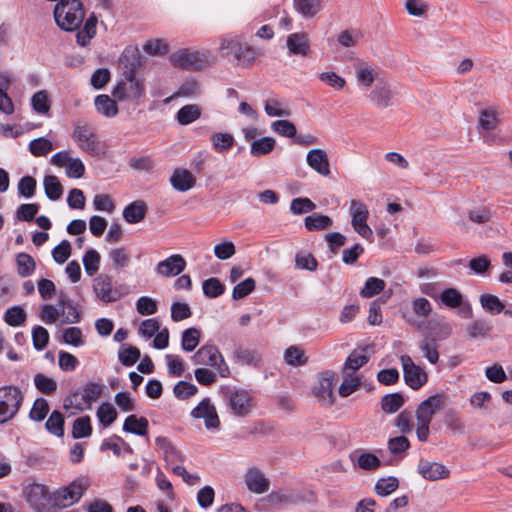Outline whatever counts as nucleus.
Wrapping results in <instances>:
<instances>
[{"label":"nucleus","instance_id":"obj_1","mask_svg":"<svg viewBox=\"0 0 512 512\" xmlns=\"http://www.w3.org/2000/svg\"><path fill=\"white\" fill-rule=\"evenodd\" d=\"M219 54L228 63L241 68L253 65L257 57L255 48L235 34H226L219 38Z\"/></svg>","mask_w":512,"mask_h":512},{"label":"nucleus","instance_id":"obj_2","mask_svg":"<svg viewBox=\"0 0 512 512\" xmlns=\"http://www.w3.org/2000/svg\"><path fill=\"white\" fill-rule=\"evenodd\" d=\"M56 25L63 31L79 29L85 17V10L80 0H60L54 7Z\"/></svg>","mask_w":512,"mask_h":512},{"label":"nucleus","instance_id":"obj_3","mask_svg":"<svg viewBox=\"0 0 512 512\" xmlns=\"http://www.w3.org/2000/svg\"><path fill=\"white\" fill-rule=\"evenodd\" d=\"M446 402V396L441 393L434 394L422 401L416 411L417 420L416 435L420 442H426L430 434V423L438 410H440Z\"/></svg>","mask_w":512,"mask_h":512},{"label":"nucleus","instance_id":"obj_4","mask_svg":"<svg viewBox=\"0 0 512 512\" xmlns=\"http://www.w3.org/2000/svg\"><path fill=\"white\" fill-rule=\"evenodd\" d=\"M77 147L84 153L96 157L102 153L103 146L95 129L88 123L77 122L71 134Z\"/></svg>","mask_w":512,"mask_h":512},{"label":"nucleus","instance_id":"obj_5","mask_svg":"<svg viewBox=\"0 0 512 512\" xmlns=\"http://www.w3.org/2000/svg\"><path fill=\"white\" fill-rule=\"evenodd\" d=\"M21 389L14 385L0 387V425L11 421L19 412L23 403Z\"/></svg>","mask_w":512,"mask_h":512},{"label":"nucleus","instance_id":"obj_6","mask_svg":"<svg viewBox=\"0 0 512 512\" xmlns=\"http://www.w3.org/2000/svg\"><path fill=\"white\" fill-rule=\"evenodd\" d=\"M22 497L35 512H50L52 492L42 483L32 482L23 486Z\"/></svg>","mask_w":512,"mask_h":512},{"label":"nucleus","instance_id":"obj_7","mask_svg":"<svg viewBox=\"0 0 512 512\" xmlns=\"http://www.w3.org/2000/svg\"><path fill=\"white\" fill-rule=\"evenodd\" d=\"M191 360L195 365L215 368L222 378H227L230 375V369L215 345L205 344L201 346L191 357Z\"/></svg>","mask_w":512,"mask_h":512},{"label":"nucleus","instance_id":"obj_8","mask_svg":"<svg viewBox=\"0 0 512 512\" xmlns=\"http://www.w3.org/2000/svg\"><path fill=\"white\" fill-rule=\"evenodd\" d=\"M223 399L229 412L234 416L246 417L253 409V396L247 390L226 388L223 391Z\"/></svg>","mask_w":512,"mask_h":512},{"label":"nucleus","instance_id":"obj_9","mask_svg":"<svg viewBox=\"0 0 512 512\" xmlns=\"http://www.w3.org/2000/svg\"><path fill=\"white\" fill-rule=\"evenodd\" d=\"M170 61L174 67L201 70L211 64V57L208 51L180 49L170 55Z\"/></svg>","mask_w":512,"mask_h":512},{"label":"nucleus","instance_id":"obj_10","mask_svg":"<svg viewBox=\"0 0 512 512\" xmlns=\"http://www.w3.org/2000/svg\"><path fill=\"white\" fill-rule=\"evenodd\" d=\"M349 214L351 216V225L354 231L370 242L373 241V231L367 224L369 218V210L367 205L360 201L353 199L350 201Z\"/></svg>","mask_w":512,"mask_h":512},{"label":"nucleus","instance_id":"obj_11","mask_svg":"<svg viewBox=\"0 0 512 512\" xmlns=\"http://www.w3.org/2000/svg\"><path fill=\"white\" fill-rule=\"evenodd\" d=\"M144 91L143 82L130 72L116 84L112 95L119 101H131L139 99L144 94Z\"/></svg>","mask_w":512,"mask_h":512},{"label":"nucleus","instance_id":"obj_12","mask_svg":"<svg viewBox=\"0 0 512 512\" xmlns=\"http://www.w3.org/2000/svg\"><path fill=\"white\" fill-rule=\"evenodd\" d=\"M337 376L331 370H326L317 375V381L313 387V394L318 401L325 406H332L335 402L334 386Z\"/></svg>","mask_w":512,"mask_h":512},{"label":"nucleus","instance_id":"obj_13","mask_svg":"<svg viewBox=\"0 0 512 512\" xmlns=\"http://www.w3.org/2000/svg\"><path fill=\"white\" fill-rule=\"evenodd\" d=\"M400 360L406 385L413 390H419L427 383V373L416 365L409 355H402Z\"/></svg>","mask_w":512,"mask_h":512},{"label":"nucleus","instance_id":"obj_14","mask_svg":"<svg viewBox=\"0 0 512 512\" xmlns=\"http://www.w3.org/2000/svg\"><path fill=\"white\" fill-rule=\"evenodd\" d=\"M93 291L96 297L105 304L116 302L122 296L118 288L113 287L112 277L104 273L94 278Z\"/></svg>","mask_w":512,"mask_h":512},{"label":"nucleus","instance_id":"obj_15","mask_svg":"<svg viewBox=\"0 0 512 512\" xmlns=\"http://www.w3.org/2000/svg\"><path fill=\"white\" fill-rule=\"evenodd\" d=\"M102 386L95 382L87 383L79 393H75L71 397L64 400V408L68 409L77 400L78 396L81 397L82 402L77 403L75 407L79 410L84 408L90 409L92 404L96 402L102 394Z\"/></svg>","mask_w":512,"mask_h":512},{"label":"nucleus","instance_id":"obj_16","mask_svg":"<svg viewBox=\"0 0 512 512\" xmlns=\"http://www.w3.org/2000/svg\"><path fill=\"white\" fill-rule=\"evenodd\" d=\"M191 416L197 419H203L207 430H217L220 426V420L215 406L210 398H204L191 411Z\"/></svg>","mask_w":512,"mask_h":512},{"label":"nucleus","instance_id":"obj_17","mask_svg":"<svg viewBox=\"0 0 512 512\" xmlns=\"http://www.w3.org/2000/svg\"><path fill=\"white\" fill-rule=\"evenodd\" d=\"M186 265V260L182 255L172 254L156 265L155 272L160 276L170 278L181 274Z\"/></svg>","mask_w":512,"mask_h":512},{"label":"nucleus","instance_id":"obj_18","mask_svg":"<svg viewBox=\"0 0 512 512\" xmlns=\"http://www.w3.org/2000/svg\"><path fill=\"white\" fill-rule=\"evenodd\" d=\"M307 165L322 176L330 175L329 158L325 150L320 148L311 149L306 155Z\"/></svg>","mask_w":512,"mask_h":512},{"label":"nucleus","instance_id":"obj_19","mask_svg":"<svg viewBox=\"0 0 512 512\" xmlns=\"http://www.w3.org/2000/svg\"><path fill=\"white\" fill-rule=\"evenodd\" d=\"M245 483L249 491L262 494L269 489V480L261 470L256 467L249 468L245 473Z\"/></svg>","mask_w":512,"mask_h":512},{"label":"nucleus","instance_id":"obj_20","mask_svg":"<svg viewBox=\"0 0 512 512\" xmlns=\"http://www.w3.org/2000/svg\"><path fill=\"white\" fill-rule=\"evenodd\" d=\"M355 72L358 84L370 87L377 79L379 68L374 63L360 60L355 65Z\"/></svg>","mask_w":512,"mask_h":512},{"label":"nucleus","instance_id":"obj_21","mask_svg":"<svg viewBox=\"0 0 512 512\" xmlns=\"http://www.w3.org/2000/svg\"><path fill=\"white\" fill-rule=\"evenodd\" d=\"M418 472L424 479L430 481L445 479L449 476V470L443 464L425 460H420Z\"/></svg>","mask_w":512,"mask_h":512},{"label":"nucleus","instance_id":"obj_22","mask_svg":"<svg viewBox=\"0 0 512 512\" xmlns=\"http://www.w3.org/2000/svg\"><path fill=\"white\" fill-rule=\"evenodd\" d=\"M149 422L145 417H138L135 414L127 416L123 423V431L137 436L146 437L147 442L150 438L148 436Z\"/></svg>","mask_w":512,"mask_h":512},{"label":"nucleus","instance_id":"obj_23","mask_svg":"<svg viewBox=\"0 0 512 512\" xmlns=\"http://www.w3.org/2000/svg\"><path fill=\"white\" fill-rule=\"evenodd\" d=\"M392 98V90L384 82H378L369 94V100L379 108H387L392 105Z\"/></svg>","mask_w":512,"mask_h":512},{"label":"nucleus","instance_id":"obj_24","mask_svg":"<svg viewBox=\"0 0 512 512\" xmlns=\"http://www.w3.org/2000/svg\"><path fill=\"white\" fill-rule=\"evenodd\" d=\"M172 187L179 192H186L195 186L196 179L187 169L177 168L170 177Z\"/></svg>","mask_w":512,"mask_h":512},{"label":"nucleus","instance_id":"obj_25","mask_svg":"<svg viewBox=\"0 0 512 512\" xmlns=\"http://www.w3.org/2000/svg\"><path fill=\"white\" fill-rule=\"evenodd\" d=\"M287 48L290 54L306 56L310 49V41L305 33H292L287 37Z\"/></svg>","mask_w":512,"mask_h":512},{"label":"nucleus","instance_id":"obj_26","mask_svg":"<svg viewBox=\"0 0 512 512\" xmlns=\"http://www.w3.org/2000/svg\"><path fill=\"white\" fill-rule=\"evenodd\" d=\"M57 307L61 310L62 323L75 324L80 322L81 315L76 305L72 301L67 300L62 293L60 294Z\"/></svg>","mask_w":512,"mask_h":512},{"label":"nucleus","instance_id":"obj_27","mask_svg":"<svg viewBox=\"0 0 512 512\" xmlns=\"http://www.w3.org/2000/svg\"><path fill=\"white\" fill-rule=\"evenodd\" d=\"M147 213V205L142 200H136L123 209V218L129 224L141 222Z\"/></svg>","mask_w":512,"mask_h":512},{"label":"nucleus","instance_id":"obj_28","mask_svg":"<svg viewBox=\"0 0 512 512\" xmlns=\"http://www.w3.org/2000/svg\"><path fill=\"white\" fill-rule=\"evenodd\" d=\"M96 26H97V17L94 14H91L85 21L84 27L81 30H78L76 34L77 43L85 47L87 46L91 39L96 35Z\"/></svg>","mask_w":512,"mask_h":512},{"label":"nucleus","instance_id":"obj_29","mask_svg":"<svg viewBox=\"0 0 512 512\" xmlns=\"http://www.w3.org/2000/svg\"><path fill=\"white\" fill-rule=\"evenodd\" d=\"M264 111L269 117H289L291 115L288 104L276 98H269L265 101Z\"/></svg>","mask_w":512,"mask_h":512},{"label":"nucleus","instance_id":"obj_30","mask_svg":"<svg viewBox=\"0 0 512 512\" xmlns=\"http://www.w3.org/2000/svg\"><path fill=\"white\" fill-rule=\"evenodd\" d=\"M362 385V379L356 373L343 372V381L339 386V395L343 398L350 396Z\"/></svg>","mask_w":512,"mask_h":512},{"label":"nucleus","instance_id":"obj_31","mask_svg":"<svg viewBox=\"0 0 512 512\" xmlns=\"http://www.w3.org/2000/svg\"><path fill=\"white\" fill-rule=\"evenodd\" d=\"M95 108L98 113L107 118H112L117 115L118 107L116 102L108 95L101 94L95 97Z\"/></svg>","mask_w":512,"mask_h":512},{"label":"nucleus","instance_id":"obj_32","mask_svg":"<svg viewBox=\"0 0 512 512\" xmlns=\"http://www.w3.org/2000/svg\"><path fill=\"white\" fill-rule=\"evenodd\" d=\"M276 146V140L273 137L265 136L251 142L250 153L254 157H261L269 154Z\"/></svg>","mask_w":512,"mask_h":512},{"label":"nucleus","instance_id":"obj_33","mask_svg":"<svg viewBox=\"0 0 512 512\" xmlns=\"http://www.w3.org/2000/svg\"><path fill=\"white\" fill-rule=\"evenodd\" d=\"M44 192L51 201L59 200L63 195V187L54 175H46L43 179Z\"/></svg>","mask_w":512,"mask_h":512},{"label":"nucleus","instance_id":"obj_34","mask_svg":"<svg viewBox=\"0 0 512 512\" xmlns=\"http://www.w3.org/2000/svg\"><path fill=\"white\" fill-rule=\"evenodd\" d=\"M96 416L99 424L103 428H107L116 421L118 414L112 404L103 402L97 408Z\"/></svg>","mask_w":512,"mask_h":512},{"label":"nucleus","instance_id":"obj_35","mask_svg":"<svg viewBox=\"0 0 512 512\" xmlns=\"http://www.w3.org/2000/svg\"><path fill=\"white\" fill-rule=\"evenodd\" d=\"M201 116V108L196 104H187L181 107L177 114L176 119L181 125H189L198 120Z\"/></svg>","mask_w":512,"mask_h":512},{"label":"nucleus","instance_id":"obj_36","mask_svg":"<svg viewBox=\"0 0 512 512\" xmlns=\"http://www.w3.org/2000/svg\"><path fill=\"white\" fill-rule=\"evenodd\" d=\"M304 225L308 231H320L330 228L333 220L327 215L314 213L304 219Z\"/></svg>","mask_w":512,"mask_h":512},{"label":"nucleus","instance_id":"obj_37","mask_svg":"<svg viewBox=\"0 0 512 512\" xmlns=\"http://www.w3.org/2000/svg\"><path fill=\"white\" fill-rule=\"evenodd\" d=\"M212 148L222 153L231 149L235 144L234 136L230 133L216 132L210 137Z\"/></svg>","mask_w":512,"mask_h":512},{"label":"nucleus","instance_id":"obj_38","mask_svg":"<svg viewBox=\"0 0 512 512\" xmlns=\"http://www.w3.org/2000/svg\"><path fill=\"white\" fill-rule=\"evenodd\" d=\"M201 331L196 327L185 329L181 335V348L185 352H192L200 343Z\"/></svg>","mask_w":512,"mask_h":512},{"label":"nucleus","instance_id":"obj_39","mask_svg":"<svg viewBox=\"0 0 512 512\" xmlns=\"http://www.w3.org/2000/svg\"><path fill=\"white\" fill-rule=\"evenodd\" d=\"M295 10L305 18L314 17L321 10V0H293Z\"/></svg>","mask_w":512,"mask_h":512},{"label":"nucleus","instance_id":"obj_40","mask_svg":"<svg viewBox=\"0 0 512 512\" xmlns=\"http://www.w3.org/2000/svg\"><path fill=\"white\" fill-rule=\"evenodd\" d=\"M27 319V313L23 307L19 305L8 308L4 315V322L11 327H18L24 324Z\"/></svg>","mask_w":512,"mask_h":512},{"label":"nucleus","instance_id":"obj_41","mask_svg":"<svg viewBox=\"0 0 512 512\" xmlns=\"http://www.w3.org/2000/svg\"><path fill=\"white\" fill-rule=\"evenodd\" d=\"M368 360L369 358L364 353V351L354 350L347 357L344 363L343 372L355 373L357 370L363 367L368 362Z\"/></svg>","mask_w":512,"mask_h":512},{"label":"nucleus","instance_id":"obj_42","mask_svg":"<svg viewBox=\"0 0 512 512\" xmlns=\"http://www.w3.org/2000/svg\"><path fill=\"white\" fill-rule=\"evenodd\" d=\"M233 357L242 365H257L261 361V355L256 350L243 347H237Z\"/></svg>","mask_w":512,"mask_h":512},{"label":"nucleus","instance_id":"obj_43","mask_svg":"<svg viewBox=\"0 0 512 512\" xmlns=\"http://www.w3.org/2000/svg\"><path fill=\"white\" fill-rule=\"evenodd\" d=\"M122 448L128 453H132V448L120 436L114 435L111 438L104 439L100 449L102 451L111 450L116 456H120Z\"/></svg>","mask_w":512,"mask_h":512},{"label":"nucleus","instance_id":"obj_44","mask_svg":"<svg viewBox=\"0 0 512 512\" xmlns=\"http://www.w3.org/2000/svg\"><path fill=\"white\" fill-rule=\"evenodd\" d=\"M71 433L74 439L89 437L92 434L90 417L86 415L76 418L73 422Z\"/></svg>","mask_w":512,"mask_h":512},{"label":"nucleus","instance_id":"obj_45","mask_svg":"<svg viewBox=\"0 0 512 512\" xmlns=\"http://www.w3.org/2000/svg\"><path fill=\"white\" fill-rule=\"evenodd\" d=\"M64 416L61 412L54 410L48 417L45 428L47 431L57 437L64 435Z\"/></svg>","mask_w":512,"mask_h":512},{"label":"nucleus","instance_id":"obj_46","mask_svg":"<svg viewBox=\"0 0 512 512\" xmlns=\"http://www.w3.org/2000/svg\"><path fill=\"white\" fill-rule=\"evenodd\" d=\"M17 272L21 277L31 276L36 268V263L32 256L27 253H19L16 256Z\"/></svg>","mask_w":512,"mask_h":512},{"label":"nucleus","instance_id":"obj_47","mask_svg":"<svg viewBox=\"0 0 512 512\" xmlns=\"http://www.w3.org/2000/svg\"><path fill=\"white\" fill-rule=\"evenodd\" d=\"M405 403L401 393L395 392L385 395L381 400V408L384 412L392 414L398 411Z\"/></svg>","mask_w":512,"mask_h":512},{"label":"nucleus","instance_id":"obj_48","mask_svg":"<svg viewBox=\"0 0 512 512\" xmlns=\"http://www.w3.org/2000/svg\"><path fill=\"white\" fill-rule=\"evenodd\" d=\"M140 356V350L131 345H123L118 351V359L126 367L133 366Z\"/></svg>","mask_w":512,"mask_h":512},{"label":"nucleus","instance_id":"obj_49","mask_svg":"<svg viewBox=\"0 0 512 512\" xmlns=\"http://www.w3.org/2000/svg\"><path fill=\"white\" fill-rule=\"evenodd\" d=\"M424 357L431 363L436 364L439 360L438 344L435 339L425 337L419 344Z\"/></svg>","mask_w":512,"mask_h":512},{"label":"nucleus","instance_id":"obj_50","mask_svg":"<svg viewBox=\"0 0 512 512\" xmlns=\"http://www.w3.org/2000/svg\"><path fill=\"white\" fill-rule=\"evenodd\" d=\"M101 256L95 249H88L83 255V265L85 272L89 276H94L100 267Z\"/></svg>","mask_w":512,"mask_h":512},{"label":"nucleus","instance_id":"obj_51","mask_svg":"<svg viewBox=\"0 0 512 512\" xmlns=\"http://www.w3.org/2000/svg\"><path fill=\"white\" fill-rule=\"evenodd\" d=\"M439 298L442 304L448 308H458L463 302V296L456 288L444 289Z\"/></svg>","mask_w":512,"mask_h":512},{"label":"nucleus","instance_id":"obj_52","mask_svg":"<svg viewBox=\"0 0 512 512\" xmlns=\"http://www.w3.org/2000/svg\"><path fill=\"white\" fill-rule=\"evenodd\" d=\"M66 494L71 500L72 505L80 500L85 491L88 488V482L84 479H76L72 481L68 486H64Z\"/></svg>","mask_w":512,"mask_h":512},{"label":"nucleus","instance_id":"obj_53","mask_svg":"<svg viewBox=\"0 0 512 512\" xmlns=\"http://www.w3.org/2000/svg\"><path fill=\"white\" fill-rule=\"evenodd\" d=\"M384 288V280L377 277H370L366 280L364 287L361 289L360 296L363 298H371L382 292Z\"/></svg>","mask_w":512,"mask_h":512},{"label":"nucleus","instance_id":"obj_54","mask_svg":"<svg viewBox=\"0 0 512 512\" xmlns=\"http://www.w3.org/2000/svg\"><path fill=\"white\" fill-rule=\"evenodd\" d=\"M31 105L38 114H48L51 105L47 91L41 90L36 92L31 98Z\"/></svg>","mask_w":512,"mask_h":512},{"label":"nucleus","instance_id":"obj_55","mask_svg":"<svg viewBox=\"0 0 512 512\" xmlns=\"http://www.w3.org/2000/svg\"><path fill=\"white\" fill-rule=\"evenodd\" d=\"M62 342L74 347H80L84 344L82 330L79 327L72 326L62 331Z\"/></svg>","mask_w":512,"mask_h":512},{"label":"nucleus","instance_id":"obj_56","mask_svg":"<svg viewBox=\"0 0 512 512\" xmlns=\"http://www.w3.org/2000/svg\"><path fill=\"white\" fill-rule=\"evenodd\" d=\"M480 303L483 309L490 314H499L501 313L505 306L501 302V300L492 294H483L480 296Z\"/></svg>","mask_w":512,"mask_h":512},{"label":"nucleus","instance_id":"obj_57","mask_svg":"<svg viewBox=\"0 0 512 512\" xmlns=\"http://www.w3.org/2000/svg\"><path fill=\"white\" fill-rule=\"evenodd\" d=\"M34 385L41 393L50 395L57 389V382L42 373H37L34 376Z\"/></svg>","mask_w":512,"mask_h":512},{"label":"nucleus","instance_id":"obj_58","mask_svg":"<svg viewBox=\"0 0 512 512\" xmlns=\"http://www.w3.org/2000/svg\"><path fill=\"white\" fill-rule=\"evenodd\" d=\"M52 149V142L44 137L34 139L29 143V151L36 157L46 156Z\"/></svg>","mask_w":512,"mask_h":512},{"label":"nucleus","instance_id":"obj_59","mask_svg":"<svg viewBox=\"0 0 512 512\" xmlns=\"http://www.w3.org/2000/svg\"><path fill=\"white\" fill-rule=\"evenodd\" d=\"M399 486V481L394 476L379 479L375 484V492L380 496L393 493Z\"/></svg>","mask_w":512,"mask_h":512},{"label":"nucleus","instance_id":"obj_60","mask_svg":"<svg viewBox=\"0 0 512 512\" xmlns=\"http://www.w3.org/2000/svg\"><path fill=\"white\" fill-rule=\"evenodd\" d=\"M497 124V111L494 108L489 107L481 111L479 116V125L483 130H493L496 128Z\"/></svg>","mask_w":512,"mask_h":512},{"label":"nucleus","instance_id":"obj_61","mask_svg":"<svg viewBox=\"0 0 512 512\" xmlns=\"http://www.w3.org/2000/svg\"><path fill=\"white\" fill-rule=\"evenodd\" d=\"M316 204L306 197L294 198L290 204V211L295 215H301L315 210Z\"/></svg>","mask_w":512,"mask_h":512},{"label":"nucleus","instance_id":"obj_62","mask_svg":"<svg viewBox=\"0 0 512 512\" xmlns=\"http://www.w3.org/2000/svg\"><path fill=\"white\" fill-rule=\"evenodd\" d=\"M49 338L48 330L43 326L36 325L32 328L33 347L37 351H42L47 346Z\"/></svg>","mask_w":512,"mask_h":512},{"label":"nucleus","instance_id":"obj_63","mask_svg":"<svg viewBox=\"0 0 512 512\" xmlns=\"http://www.w3.org/2000/svg\"><path fill=\"white\" fill-rule=\"evenodd\" d=\"M49 412V404L44 398H37L29 412V418L36 422L45 419Z\"/></svg>","mask_w":512,"mask_h":512},{"label":"nucleus","instance_id":"obj_64","mask_svg":"<svg viewBox=\"0 0 512 512\" xmlns=\"http://www.w3.org/2000/svg\"><path fill=\"white\" fill-rule=\"evenodd\" d=\"M271 129L276 134L288 138L295 137L297 134L295 125L288 120H276L272 122Z\"/></svg>","mask_w":512,"mask_h":512}]
</instances>
